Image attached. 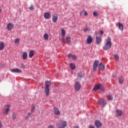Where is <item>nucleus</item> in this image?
<instances>
[{"mask_svg":"<svg viewBox=\"0 0 128 128\" xmlns=\"http://www.w3.org/2000/svg\"><path fill=\"white\" fill-rule=\"evenodd\" d=\"M106 42L105 46L103 47V50H109V48H112V39L110 38V37H108Z\"/></svg>","mask_w":128,"mask_h":128,"instance_id":"1","label":"nucleus"},{"mask_svg":"<svg viewBox=\"0 0 128 128\" xmlns=\"http://www.w3.org/2000/svg\"><path fill=\"white\" fill-rule=\"evenodd\" d=\"M51 84L50 81H46L45 82V94L47 96L50 94V86Z\"/></svg>","mask_w":128,"mask_h":128,"instance_id":"2","label":"nucleus"},{"mask_svg":"<svg viewBox=\"0 0 128 128\" xmlns=\"http://www.w3.org/2000/svg\"><path fill=\"white\" fill-rule=\"evenodd\" d=\"M68 124V122L64 120H61L58 123H57V128H64L66 126V125Z\"/></svg>","mask_w":128,"mask_h":128,"instance_id":"3","label":"nucleus"},{"mask_svg":"<svg viewBox=\"0 0 128 128\" xmlns=\"http://www.w3.org/2000/svg\"><path fill=\"white\" fill-rule=\"evenodd\" d=\"M10 110V105H7L6 106V108L4 109L2 112L4 116H7Z\"/></svg>","mask_w":128,"mask_h":128,"instance_id":"4","label":"nucleus"},{"mask_svg":"<svg viewBox=\"0 0 128 128\" xmlns=\"http://www.w3.org/2000/svg\"><path fill=\"white\" fill-rule=\"evenodd\" d=\"M98 62L100 61L98 60H95L93 64V70L94 72H96L98 70Z\"/></svg>","mask_w":128,"mask_h":128,"instance_id":"5","label":"nucleus"},{"mask_svg":"<svg viewBox=\"0 0 128 128\" xmlns=\"http://www.w3.org/2000/svg\"><path fill=\"white\" fill-rule=\"evenodd\" d=\"M74 90L76 92H78L80 90V83L78 82H76L74 85Z\"/></svg>","mask_w":128,"mask_h":128,"instance_id":"6","label":"nucleus"},{"mask_svg":"<svg viewBox=\"0 0 128 128\" xmlns=\"http://www.w3.org/2000/svg\"><path fill=\"white\" fill-rule=\"evenodd\" d=\"M98 102L100 104H102V108H104V106H106V102L104 98H100L98 100Z\"/></svg>","mask_w":128,"mask_h":128,"instance_id":"7","label":"nucleus"},{"mask_svg":"<svg viewBox=\"0 0 128 128\" xmlns=\"http://www.w3.org/2000/svg\"><path fill=\"white\" fill-rule=\"evenodd\" d=\"M94 125L96 126V128H102V122H100V120H96L94 122Z\"/></svg>","mask_w":128,"mask_h":128,"instance_id":"8","label":"nucleus"},{"mask_svg":"<svg viewBox=\"0 0 128 128\" xmlns=\"http://www.w3.org/2000/svg\"><path fill=\"white\" fill-rule=\"evenodd\" d=\"M54 113L56 116H60V112L56 107L54 108Z\"/></svg>","mask_w":128,"mask_h":128,"instance_id":"9","label":"nucleus"},{"mask_svg":"<svg viewBox=\"0 0 128 128\" xmlns=\"http://www.w3.org/2000/svg\"><path fill=\"white\" fill-rule=\"evenodd\" d=\"M92 42V36L88 35L86 40V43L88 44H90Z\"/></svg>","mask_w":128,"mask_h":128,"instance_id":"10","label":"nucleus"},{"mask_svg":"<svg viewBox=\"0 0 128 128\" xmlns=\"http://www.w3.org/2000/svg\"><path fill=\"white\" fill-rule=\"evenodd\" d=\"M12 72H16V74H20L22 72V70L18 68H12L10 70Z\"/></svg>","mask_w":128,"mask_h":128,"instance_id":"11","label":"nucleus"},{"mask_svg":"<svg viewBox=\"0 0 128 128\" xmlns=\"http://www.w3.org/2000/svg\"><path fill=\"white\" fill-rule=\"evenodd\" d=\"M96 44H100L102 42V37L96 36Z\"/></svg>","mask_w":128,"mask_h":128,"instance_id":"12","label":"nucleus"},{"mask_svg":"<svg viewBox=\"0 0 128 128\" xmlns=\"http://www.w3.org/2000/svg\"><path fill=\"white\" fill-rule=\"evenodd\" d=\"M14 28V24L12 23H9L7 24L6 29L8 30H12V28Z\"/></svg>","mask_w":128,"mask_h":128,"instance_id":"13","label":"nucleus"},{"mask_svg":"<svg viewBox=\"0 0 128 128\" xmlns=\"http://www.w3.org/2000/svg\"><path fill=\"white\" fill-rule=\"evenodd\" d=\"M116 116H122V110L118 109L116 110Z\"/></svg>","mask_w":128,"mask_h":128,"instance_id":"14","label":"nucleus"},{"mask_svg":"<svg viewBox=\"0 0 128 128\" xmlns=\"http://www.w3.org/2000/svg\"><path fill=\"white\" fill-rule=\"evenodd\" d=\"M99 68H100V70H102L104 71V68H105V66H104V64L102 63V62H100L98 66Z\"/></svg>","mask_w":128,"mask_h":128,"instance_id":"15","label":"nucleus"},{"mask_svg":"<svg viewBox=\"0 0 128 128\" xmlns=\"http://www.w3.org/2000/svg\"><path fill=\"white\" fill-rule=\"evenodd\" d=\"M50 18V14L49 12H45L44 14V18L46 20H48Z\"/></svg>","mask_w":128,"mask_h":128,"instance_id":"16","label":"nucleus"},{"mask_svg":"<svg viewBox=\"0 0 128 128\" xmlns=\"http://www.w3.org/2000/svg\"><path fill=\"white\" fill-rule=\"evenodd\" d=\"M118 28L120 30H124V24L122 22H118Z\"/></svg>","mask_w":128,"mask_h":128,"instance_id":"17","label":"nucleus"},{"mask_svg":"<svg viewBox=\"0 0 128 128\" xmlns=\"http://www.w3.org/2000/svg\"><path fill=\"white\" fill-rule=\"evenodd\" d=\"M34 56V50H30V52H29L30 58H32V56Z\"/></svg>","mask_w":128,"mask_h":128,"instance_id":"18","label":"nucleus"},{"mask_svg":"<svg viewBox=\"0 0 128 128\" xmlns=\"http://www.w3.org/2000/svg\"><path fill=\"white\" fill-rule=\"evenodd\" d=\"M100 84L96 85L93 88V90L96 92V90H100Z\"/></svg>","mask_w":128,"mask_h":128,"instance_id":"19","label":"nucleus"},{"mask_svg":"<svg viewBox=\"0 0 128 128\" xmlns=\"http://www.w3.org/2000/svg\"><path fill=\"white\" fill-rule=\"evenodd\" d=\"M4 42H0V50H4Z\"/></svg>","mask_w":128,"mask_h":128,"instance_id":"20","label":"nucleus"},{"mask_svg":"<svg viewBox=\"0 0 128 128\" xmlns=\"http://www.w3.org/2000/svg\"><path fill=\"white\" fill-rule=\"evenodd\" d=\"M23 60H26L28 58V53L26 52H24L22 55Z\"/></svg>","mask_w":128,"mask_h":128,"instance_id":"21","label":"nucleus"},{"mask_svg":"<svg viewBox=\"0 0 128 128\" xmlns=\"http://www.w3.org/2000/svg\"><path fill=\"white\" fill-rule=\"evenodd\" d=\"M58 18L57 17V16H54L52 18V20L53 22H58Z\"/></svg>","mask_w":128,"mask_h":128,"instance_id":"22","label":"nucleus"},{"mask_svg":"<svg viewBox=\"0 0 128 128\" xmlns=\"http://www.w3.org/2000/svg\"><path fill=\"white\" fill-rule=\"evenodd\" d=\"M70 68L71 70H74V68H76V64H74V63H70Z\"/></svg>","mask_w":128,"mask_h":128,"instance_id":"23","label":"nucleus"},{"mask_svg":"<svg viewBox=\"0 0 128 128\" xmlns=\"http://www.w3.org/2000/svg\"><path fill=\"white\" fill-rule=\"evenodd\" d=\"M44 38L45 40H48V34H46L44 35Z\"/></svg>","mask_w":128,"mask_h":128,"instance_id":"24","label":"nucleus"},{"mask_svg":"<svg viewBox=\"0 0 128 128\" xmlns=\"http://www.w3.org/2000/svg\"><path fill=\"white\" fill-rule=\"evenodd\" d=\"M32 114V112H28L27 116L25 118V120H28Z\"/></svg>","mask_w":128,"mask_h":128,"instance_id":"25","label":"nucleus"},{"mask_svg":"<svg viewBox=\"0 0 128 128\" xmlns=\"http://www.w3.org/2000/svg\"><path fill=\"white\" fill-rule=\"evenodd\" d=\"M62 38H64V36H66V31L64 29L62 30Z\"/></svg>","mask_w":128,"mask_h":128,"instance_id":"26","label":"nucleus"},{"mask_svg":"<svg viewBox=\"0 0 128 128\" xmlns=\"http://www.w3.org/2000/svg\"><path fill=\"white\" fill-rule=\"evenodd\" d=\"M66 41L68 44H70V37L67 36L66 37Z\"/></svg>","mask_w":128,"mask_h":128,"instance_id":"27","label":"nucleus"},{"mask_svg":"<svg viewBox=\"0 0 128 128\" xmlns=\"http://www.w3.org/2000/svg\"><path fill=\"white\" fill-rule=\"evenodd\" d=\"M36 110V106L34 105H32L30 112H34V111Z\"/></svg>","mask_w":128,"mask_h":128,"instance_id":"28","label":"nucleus"},{"mask_svg":"<svg viewBox=\"0 0 128 128\" xmlns=\"http://www.w3.org/2000/svg\"><path fill=\"white\" fill-rule=\"evenodd\" d=\"M16 114L15 112H14L12 114V120H16Z\"/></svg>","mask_w":128,"mask_h":128,"instance_id":"29","label":"nucleus"},{"mask_svg":"<svg viewBox=\"0 0 128 128\" xmlns=\"http://www.w3.org/2000/svg\"><path fill=\"white\" fill-rule=\"evenodd\" d=\"M99 90L101 92H104V90H105L104 88V86H102V84H100V88Z\"/></svg>","mask_w":128,"mask_h":128,"instance_id":"30","label":"nucleus"},{"mask_svg":"<svg viewBox=\"0 0 128 128\" xmlns=\"http://www.w3.org/2000/svg\"><path fill=\"white\" fill-rule=\"evenodd\" d=\"M84 30L86 32H90V28L88 27H86L84 28Z\"/></svg>","mask_w":128,"mask_h":128,"instance_id":"31","label":"nucleus"},{"mask_svg":"<svg viewBox=\"0 0 128 128\" xmlns=\"http://www.w3.org/2000/svg\"><path fill=\"white\" fill-rule=\"evenodd\" d=\"M118 80L119 84H122L124 82V79H122V78H119Z\"/></svg>","mask_w":128,"mask_h":128,"instance_id":"32","label":"nucleus"},{"mask_svg":"<svg viewBox=\"0 0 128 128\" xmlns=\"http://www.w3.org/2000/svg\"><path fill=\"white\" fill-rule=\"evenodd\" d=\"M20 42V38H16L14 41L15 44H19Z\"/></svg>","mask_w":128,"mask_h":128,"instance_id":"33","label":"nucleus"},{"mask_svg":"<svg viewBox=\"0 0 128 128\" xmlns=\"http://www.w3.org/2000/svg\"><path fill=\"white\" fill-rule=\"evenodd\" d=\"M72 60H76V55H73V56H72Z\"/></svg>","mask_w":128,"mask_h":128,"instance_id":"34","label":"nucleus"},{"mask_svg":"<svg viewBox=\"0 0 128 128\" xmlns=\"http://www.w3.org/2000/svg\"><path fill=\"white\" fill-rule=\"evenodd\" d=\"M114 58H116V60H118L120 57L118 56V55L115 54L114 56Z\"/></svg>","mask_w":128,"mask_h":128,"instance_id":"35","label":"nucleus"},{"mask_svg":"<svg viewBox=\"0 0 128 128\" xmlns=\"http://www.w3.org/2000/svg\"><path fill=\"white\" fill-rule=\"evenodd\" d=\"M93 14L94 16H98V12H94L93 13Z\"/></svg>","mask_w":128,"mask_h":128,"instance_id":"36","label":"nucleus"},{"mask_svg":"<svg viewBox=\"0 0 128 128\" xmlns=\"http://www.w3.org/2000/svg\"><path fill=\"white\" fill-rule=\"evenodd\" d=\"M28 8L30 10H34V8L32 6Z\"/></svg>","mask_w":128,"mask_h":128,"instance_id":"37","label":"nucleus"},{"mask_svg":"<svg viewBox=\"0 0 128 128\" xmlns=\"http://www.w3.org/2000/svg\"><path fill=\"white\" fill-rule=\"evenodd\" d=\"M108 100H112V96H108Z\"/></svg>","mask_w":128,"mask_h":128,"instance_id":"38","label":"nucleus"},{"mask_svg":"<svg viewBox=\"0 0 128 128\" xmlns=\"http://www.w3.org/2000/svg\"><path fill=\"white\" fill-rule=\"evenodd\" d=\"M72 56H73L72 54H68V58H72Z\"/></svg>","mask_w":128,"mask_h":128,"instance_id":"39","label":"nucleus"},{"mask_svg":"<svg viewBox=\"0 0 128 128\" xmlns=\"http://www.w3.org/2000/svg\"><path fill=\"white\" fill-rule=\"evenodd\" d=\"M2 128V121L0 120V128Z\"/></svg>","mask_w":128,"mask_h":128,"instance_id":"40","label":"nucleus"},{"mask_svg":"<svg viewBox=\"0 0 128 128\" xmlns=\"http://www.w3.org/2000/svg\"><path fill=\"white\" fill-rule=\"evenodd\" d=\"M62 42H64V37H62Z\"/></svg>","mask_w":128,"mask_h":128,"instance_id":"41","label":"nucleus"},{"mask_svg":"<svg viewBox=\"0 0 128 128\" xmlns=\"http://www.w3.org/2000/svg\"><path fill=\"white\" fill-rule=\"evenodd\" d=\"M100 36H102L104 34V32L102 30H100Z\"/></svg>","mask_w":128,"mask_h":128,"instance_id":"42","label":"nucleus"},{"mask_svg":"<svg viewBox=\"0 0 128 128\" xmlns=\"http://www.w3.org/2000/svg\"><path fill=\"white\" fill-rule=\"evenodd\" d=\"M48 128H54V127L52 125H50L48 126Z\"/></svg>","mask_w":128,"mask_h":128,"instance_id":"43","label":"nucleus"},{"mask_svg":"<svg viewBox=\"0 0 128 128\" xmlns=\"http://www.w3.org/2000/svg\"><path fill=\"white\" fill-rule=\"evenodd\" d=\"M84 16H88V12L86 11L84 12Z\"/></svg>","mask_w":128,"mask_h":128,"instance_id":"44","label":"nucleus"},{"mask_svg":"<svg viewBox=\"0 0 128 128\" xmlns=\"http://www.w3.org/2000/svg\"><path fill=\"white\" fill-rule=\"evenodd\" d=\"M78 78H80V74L78 73Z\"/></svg>","mask_w":128,"mask_h":128,"instance_id":"45","label":"nucleus"},{"mask_svg":"<svg viewBox=\"0 0 128 128\" xmlns=\"http://www.w3.org/2000/svg\"><path fill=\"white\" fill-rule=\"evenodd\" d=\"M74 128H80V127H78V126H74Z\"/></svg>","mask_w":128,"mask_h":128,"instance_id":"46","label":"nucleus"},{"mask_svg":"<svg viewBox=\"0 0 128 128\" xmlns=\"http://www.w3.org/2000/svg\"><path fill=\"white\" fill-rule=\"evenodd\" d=\"M89 128H94V126H90Z\"/></svg>","mask_w":128,"mask_h":128,"instance_id":"47","label":"nucleus"},{"mask_svg":"<svg viewBox=\"0 0 128 128\" xmlns=\"http://www.w3.org/2000/svg\"><path fill=\"white\" fill-rule=\"evenodd\" d=\"M0 12H2V9L0 8Z\"/></svg>","mask_w":128,"mask_h":128,"instance_id":"48","label":"nucleus"},{"mask_svg":"<svg viewBox=\"0 0 128 128\" xmlns=\"http://www.w3.org/2000/svg\"><path fill=\"white\" fill-rule=\"evenodd\" d=\"M82 76H84V75H82Z\"/></svg>","mask_w":128,"mask_h":128,"instance_id":"49","label":"nucleus"}]
</instances>
